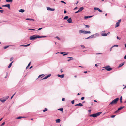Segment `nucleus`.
<instances>
[{
    "label": "nucleus",
    "mask_w": 126,
    "mask_h": 126,
    "mask_svg": "<svg viewBox=\"0 0 126 126\" xmlns=\"http://www.w3.org/2000/svg\"><path fill=\"white\" fill-rule=\"evenodd\" d=\"M46 36H40L39 35H34L30 37V39L31 40H34L37 38H44L46 37Z\"/></svg>",
    "instance_id": "nucleus-1"
},
{
    "label": "nucleus",
    "mask_w": 126,
    "mask_h": 126,
    "mask_svg": "<svg viewBox=\"0 0 126 126\" xmlns=\"http://www.w3.org/2000/svg\"><path fill=\"white\" fill-rule=\"evenodd\" d=\"M119 98H117L116 99H114L110 103L109 105H114L116 104L117 103V101L119 100Z\"/></svg>",
    "instance_id": "nucleus-2"
},
{
    "label": "nucleus",
    "mask_w": 126,
    "mask_h": 126,
    "mask_svg": "<svg viewBox=\"0 0 126 126\" xmlns=\"http://www.w3.org/2000/svg\"><path fill=\"white\" fill-rule=\"evenodd\" d=\"M101 112H99L95 114H94L90 115V117H95L99 115L101 113Z\"/></svg>",
    "instance_id": "nucleus-3"
},
{
    "label": "nucleus",
    "mask_w": 126,
    "mask_h": 126,
    "mask_svg": "<svg viewBox=\"0 0 126 126\" xmlns=\"http://www.w3.org/2000/svg\"><path fill=\"white\" fill-rule=\"evenodd\" d=\"M110 32H109L107 34L105 33V31H103L101 32V35L102 36H106L107 35L109 34Z\"/></svg>",
    "instance_id": "nucleus-4"
},
{
    "label": "nucleus",
    "mask_w": 126,
    "mask_h": 126,
    "mask_svg": "<svg viewBox=\"0 0 126 126\" xmlns=\"http://www.w3.org/2000/svg\"><path fill=\"white\" fill-rule=\"evenodd\" d=\"M104 68L107 70L110 71L112 70V68H110L109 66H107L104 67Z\"/></svg>",
    "instance_id": "nucleus-5"
},
{
    "label": "nucleus",
    "mask_w": 126,
    "mask_h": 126,
    "mask_svg": "<svg viewBox=\"0 0 126 126\" xmlns=\"http://www.w3.org/2000/svg\"><path fill=\"white\" fill-rule=\"evenodd\" d=\"M9 98V96H7L6 97V98L3 99L1 100L0 99V101H1L3 103L5 102L7 99Z\"/></svg>",
    "instance_id": "nucleus-6"
},
{
    "label": "nucleus",
    "mask_w": 126,
    "mask_h": 126,
    "mask_svg": "<svg viewBox=\"0 0 126 126\" xmlns=\"http://www.w3.org/2000/svg\"><path fill=\"white\" fill-rule=\"evenodd\" d=\"M2 7H7L9 9H10V6L9 4H6L2 6Z\"/></svg>",
    "instance_id": "nucleus-7"
},
{
    "label": "nucleus",
    "mask_w": 126,
    "mask_h": 126,
    "mask_svg": "<svg viewBox=\"0 0 126 126\" xmlns=\"http://www.w3.org/2000/svg\"><path fill=\"white\" fill-rule=\"evenodd\" d=\"M51 75V74H49L48 75H47V76L45 77L44 78H43L42 80H44V79H45L48 78L49 77H50V76Z\"/></svg>",
    "instance_id": "nucleus-8"
},
{
    "label": "nucleus",
    "mask_w": 126,
    "mask_h": 126,
    "mask_svg": "<svg viewBox=\"0 0 126 126\" xmlns=\"http://www.w3.org/2000/svg\"><path fill=\"white\" fill-rule=\"evenodd\" d=\"M124 106L120 107V108H119L118 109V110L117 111H116L115 112V113H117V112L118 111L122 109L123 108H124Z\"/></svg>",
    "instance_id": "nucleus-9"
},
{
    "label": "nucleus",
    "mask_w": 126,
    "mask_h": 126,
    "mask_svg": "<svg viewBox=\"0 0 126 126\" xmlns=\"http://www.w3.org/2000/svg\"><path fill=\"white\" fill-rule=\"evenodd\" d=\"M47 10H48L54 11L55 10L54 9H52L49 7H47Z\"/></svg>",
    "instance_id": "nucleus-10"
},
{
    "label": "nucleus",
    "mask_w": 126,
    "mask_h": 126,
    "mask_svg": "<svg viewBox=\"0 0 126 126\" xmlns=\"http://www.w3.org/2000/svg\"><path fill=\"white\" fill-rule=\"evenodd\" d=\"M94 10H98L99 12H102V11L100 10L99 8L97 7H95L94 8Z\"/></svg>",
    "instance_id": "nucleus-11"
},
{
    "label": "nucleus",
    "mask_w": 126,
    "mask_h": 126,
    "mask_svg": "<svg viewBox=\"0 0 126 126\" xmlns=\"http://www.w3.org/2000/svg\"><path fill=\"white\" fill-rule=\"evenodd\" d=\"M58 77H60L61 78H63L64 77V74H63L62 75H60L59 74H58Z\"/></svg>",
    "instance_id": "nucleus-12"
},
{
    "label": "nucleus",
    "mask_w": 126,
    "mask_h": 126,
    "mask_svg": "<svg viewBox=\"0 0 126 126\" xmlns=\"http://www.w3.org/2000/svg\"><path fill=\"white\" fill-rule=\"evenodd\" d=\"M91 33V32L90 31H84V34H90Z\"/></svg>",
    "instance_id": "nucleus-13"
},
{
    "label": "nucleus",
    "mask_w": 126,
    "mask_h": 126,
    "mask_svg": "<svg viewBox=\"0 0 126 126\" xmlns=\"http://www.w3.org/2000/svg\"><path fill=\"white\" fill-rule=\"evenodd\" d=\"M67 21L69 23H71L72 22V20L71 18H70L67 20Z\"/></svg>",
    "instance_id": "nucleus-14"
},
{
    "label": "nucleus",
    "mask_w": 126,
    "mask_h": 126,
    "mask_svg": "<svg viewBox=\"0 0 126 126\" xmlns=\"http://www.w3.org/2000/svg\"><path fill=\"white\" fill-rule=\"evenodd\" d=\"M83 106V105L81 103H79L78 104H76L75 105V106Z\"/></svg>",
    "instance_id": "nucleus-15"
},
{
    "label": "nucleus",
    "mask_w": 126,
    "mask_h": 126,
    "mask_svg": "<svg viewBox=\"0 0 126 126\" xmlns=\"http://www.w3.org/2000/svg\"><path fill=\"white\" fill-rule=\"evenodd\" d=\"M84 8H83V7H81L79 8V9L78 10L79 11V12H80L82 11V10Z\"/></svg>",
    "instance_id": "nucleus-16"
},
{
    "label": "nucleus",
    "mask_w": 126,
    "mask_h": 126,
    "mask_svg": "<svg viewBox=\"0 0 126 126\" xmlns=\"http://www.w3.org/2000/svg\"><path fill=\"white\" fill-rule=\"evenodd\" d=\"M84 31L82 30H81L79 31V32L80 33H84Z\"/></svg>",
    "instance_id": "nucleus-17"
},
{
    "label": "nucleus",
    "mask_w": 126,
    "mask_h": 126,
    "mask_svg": "<svg viewBox=\"0 0 126 126\" xmlns=\"http://www.w3.org/2000/svg\"><path fill=\"white\" fill-rule=\"evenodd\" d=\"M92 17V16H85L84 17V19H86L88 18H89L91 17Z\"/></svg>",
    "instance_id": "nucleus-18"
},
{
    "label": "nucleus",
    "mask_w": 126,
    "mask_h": 126,
    "mask_svg": "<svg viewBox=\"0 0 126 126\" xmlns=\"http://www.w3.org/2000/svg\"><path fill=\"white\" fill-rule=\"evenodd\" d=\"M19 11L20 12L23 13V12H24L25 11V10L24 9H20V10H19Z\"/></svg>",
    "instance_id": "nucleus-19"
},
{
    "label": "nucleus",
    "mask_w": 126,
    "mask_h": 126,
    "mask_svg": "<svg viewBox=\"0 0 126 126\" xmlns=\"http://www.w3.org/2000/svg\"><path fill=\"white\" fill-rule=\"evenodd\" d=\"M60 119H58L56 120V123H60Z\"/></svg>",
    "instance_id": "nucleus-20"
},
{
    "label": "nucleus",
    "mask_w": 126,
    "mask_h": 126,
    "mask_svg": "<svg viewBox=\"0 0 126 126\" xmlns=\"http://www.w3.org/2000/svg\"><path fill=\"white\" fill-rule=\"evenodd\" d=\"M120 23H119L117 22L116 23V25H115V27H118L119 26Z\"/></svg>",
    "instance_id": "nucleus-21"
},
{
    "label": "nucleus",
    "mask_w": 126,
    "mask_h": 126,
    "mask_svg": "<svg viewBox=\"0 0 126 126\" xmlns=\"http://www.w3.org/2000/svg\"><path fill=\"white\" fill-rule=\"evenodd\" d=\"M124 63L123 62L122 63L120 64L119 66V67H121L123 65H124Z\"/></svg>",
    "instance_id": "nucleus-22"
},
{
    "label": "nucleus",
    "mask_w": 126,
    "mask_h": 126,
    "mask_svg": "<svg viewBox=\"0 0 126 126\" xmlns=\"http://www.w3.org/2000/svg\"><path fill=\"white\" fill-rule=\"evenodd\" d=\"M13 61H12L11 63L8 66V68H10L11 67L12 64L13 63Z\"/></svg>",
    "instance_id": "nucleus-23"
},
{
    "label": "nucleus",
    "mask_w": 126,
    "mask_h": 126,
    "mask_svg": "<svg viewBox=\"0 0 126 126\" xmlns=\"http://www.w3.org/2000/svg\"><path fill=\"white\" fill-rule=\"evenodd\" d=\"M6 1L7 2H12L13 1V0H6Z\"/></svg>",
    "instance_id": "nucleus-24"
},
{
    "label": "nucleus",
    "mask_w": 126,
    "mask_h": 126,
    "mask_svg": "<svg viewBox=\"0 0 126 126\" xmlns=\"http://www.w3.org/2000/svg\"><path fill=\"white\" fill-rule=\"evenodd\" d=\"M31 62H30L29 63V64H28L27 66L26 67V69H27L28 68V67H29V66H30V64H31Z\"/></svg>",
    "instance_id": "nucleus-25"
},
{
    "label": "nucleus",
    "mask_w": 126,
    "mask_h": 126,
    "mask_svg": "<svg viewBox=\"0 0 126 126\" xmlns=\"http://www.w3.org/2000/svg\"><path fill=\"white\" fill-rule=\"evenodd\" d=\"M26 19V20H32L33 21H34V20L33 19H31L30 18H27Z\"/></svg>",
    "instance_id": "nucleus-26"
},
{
    "label": "nucleus",
    "mask_w": 126,
    "mask_h": 126,
    "mask_svg": "<svg viewBox=\"0 0 126 126\" xmlns=\"http://www.w3.org/2000/svg\"><path fill=\"white\" fill-rule=\"evenodd\" d=\"M58 110H59L60 111H62L63 112V108H61L60 109H58Z\"/></svg>",
    "instance_id": "nucleus-27"
},
{
    "label": "nucleus",
    "mask_w": 126,
    "mask_h": 126,
    "mask_svg": "<svg viewBox=\"0 0 126 126\" xmlns=\"http://www.w3.org/2000/svg\"><path fill=\"white\" fill-rule=\"evenodd\" d=\"M25 117H24L20 116V117H18V118H17V119H21L22 118H25Z\"/></svg>",
    "instance_id": "nucleus-28"
},
{
    "label": "nucleus",
    "mask_w": 126,
    "mask_h": 126,
    "mask_svg": "<svg viewBox=\"0 0 126 126\" xmlns=\"http://www.w3.org/2000/svg\"><path fill=\"white\" fill-rule=\"evenodd\" d=\"M47 108H45V109L43 110V111L44 112H45L46 111H47Z\"/></svg>",
    "instance_id": "nucleus-29"
},
{
    "label": "nucleus",
    "mask_w": 126,
    "mask_h": 126,
    "mask_svg": "<svg viewBox=\"0 0 126 126\" xmlns=\"http://www.w3.org/2000/svg\"><path fill=\"white\" fill-rule=\"evenodd\" d=\"M9 46H5L4 47V48L5 49H6Z\"/></svg>",
    "instance_id": "nucleus-30"
},
{
    "label": "nucleus",
    "mask_w": 126,
    "mask_h": 126,
    "mask_svg": "<svg viewBox=\"0 0 126 126\" xmlns=\"http://www.w3.org/2000/svg\"><path fill=\"white\" fill-rule=\"evenodd\" d=\"M68 16H66L64 18V19H68Z\"/></svg>",
    "instance_id": "nucleus-31"
},
{
    "label": "nucleus",
    "mask_w": 126,
    "mask_h": 126,
    "mask_svg": "<svg viewBox=\"0 0 126 126\" xmlns=\"http://www.w3.org/2000/svg\"><path fill=\"white\" fill-rule=\"evenodd\" d=\"M120 102L121 103H122V96H121L120 99Z\"/></svg>",
    "instance_id": "nucleus-32"
},
{
    "label": "nucleus",
    "mask_w": 126,
    "mask_h": 126,
    "mask_svg": "<svg viewBox=\"0 0 126 126\" xmlns=\"http://www.w3.org/2000/svg\"><path fill=\"white\" fill-rule=\"evenodd\" d=\"M14 59V58L13 57L11 58L10 59V61H11L12 60Z\"/></svg>",
    "instance_id": "nucleus-33"
},
{
    "label": "nucleus",
    "mask_w": 126,
    "mask_h": 126,
    "mask_svg": "<svg viewBox=\"0 0 126 126\" xmlns=\"http://www.w3.org/2000/svg\"><path fill=\"white\" fill-rule=\"evenodd\" d=\"M81 47L83 48H84L85 47V46L83 45H81Z\"/></svg>",
    "instance_id": "nucleus-34"
},
{
    "label": "nucleus",
    "mask_w": 126,
    "mask_h": 126,
    "mask_svg": "<svg viewBox=\"0 0 126 126\" xmlns=\"http://www.w3.org/2000/svg\"><path fill=\"white\" fill-rule=\"evenodd\" d=\"M86 28H89V27L90 26L89 25H85Z\"/></svg>",
    "instance_id": "nucleus-35"
},
{
    "label": "nucleus",
    "mask_w": 126,
    "mask_h": 126,
    "mask_svg": "<svg viewBox=\"0 0 126 126\" xmlns=\"http://www.w3.org/2000/svg\"><path fill=\"white\" fill-rule=\"evenodd\" d=\"M74 102V100H72L71 101V103L72 104H73Z\"/></svg>",
    "instance_id": "nucleus-36"
},
{
    "label": "nucleus",
    "mask_w": 126,
    "mask_h": 126,
    "mask_svg": "<svg viewBox=\"0 0 126 126\" xmlns=\"http://www.w3.org/2000/svg\"><path fill=\"white\" fill-rule=\"evenodd\" d=\"M4 12V10H0V12L1 13H3Z\"/></svg>",
    "instance_id": "nucleus-37"
},
{
    "label": "nucleus",
    "mask_w": 126,
    "mask_h": 126,
    "mask_svg": "<svg viewBox=\"0 0 126 126\" xmlns=\"http://www.w3.org/2000/svg\"><path fill=\"white\" fill-rule=\"evenodd\" d=\"M5 124V122H3V123H2L1 125L0 126H3Z\"/></svg>",
    "instance_id": "nucleus-38"
},
{
    "label": "nucleus",
    "mask_w": 126,
    "mask_h": 126,
    "mask_svg": "<svg viewBox=\"0 0 126 126\" xmlns=\"http://www.w3.org/2000/svg\"><path fill=\"white\" fill-rule=\"evenodd\" d=\"M61 2L62 3H64V4H66V3L64 1H61Z\"/></svg>",
    "instance_id": "nucleus-39"
},
{
    "label": "nucleus",
    "mask_w": 126,
    "mask_h": 126,
    "mask_svg": "<svg viewBox=\"0 0 126 126\" xmlns=\"http://www.w3.org/2000/svg\"><path fill=\"white\" fill-rule=\"evenodd\" d=\"M56 38H57L58 40H60V38L59 37H58V36H56Z\"/></svg>",
    "instance_id": "nucleus-40"
},
{
    "label": "nucleus",
    "mask_w": 126,
    "mask_h": 126,
    "mask_svg": "<svg viewBox=\"0 0 126 126\" xmlns=\"http://www.w3.org/2000/svg\"><path fill=\"white\" fill-rule=\"evenodd\" d=\"M117 37L118 39L119 40H120L121 39V38L120 37H118L117 36Z\"/></svg>",
    "instance_id": "nucleus-41"
},
{
    "label": "nucleus",
    "mask_w": 126,
    "mask_h": 126,
    "mask_svg": "<svg viewBox=\"0 0 126 126\" xmlns=\"http://www.w3.org/2000/svg\"><path fill=\"white\" fill-rule=\"evenodd\" d=\"M43 74H42V75H40L39 76H38V78H39L40 77H41V76H43Z\"/></svg>",
    "instance_id": "nucleus-42"
},
{
    "label": "nucleus",
    "mask_w": 126,
    "mask_h": 126,
    "mask_svg": "<svg viewBox=\"0 0 126 126\" xmlns=\"http://www.w3.org/2000/svg\"><path fill=\"white\" fill-rule=\"evenodd\" d=\"M15 94V93L14 94H13V95H12V96L11 97V99H12V98H13V97L14 96Z\"/></svg>",
    "instance_id": "nucleus-43"
},
{
    "label": "nucleus",
    "mask_w": 126,
    "mask_h": 126,
    "mask_svg": "<svg viewBox=\"0 0 126 126\" xmlns=\"http://www.w3.org/2000/svg\"><path fill=\"white\" fill-rule=\"evenodd\" d=\"M29 30H35V29H29Z\"/></svg>",
    "instance_id": "nucleus-44"
},
{
    "label": "nucleus",
    "mask_w": 126,
    "mask_h": 126,
    "mask_svg": "<svg viewBox=\"0 0 126 126\" xmlns=\"http://www.w3.org/2000/svg\"><path fill=\"white\" fill-rule=\"evenodd\" d=\"M84 97H82L81 98V99L82 100H83L84 99Z\"/></svg>",
    "instance_id": "nucleus-45"
},
{
    "label": "nucleus",
    "mask_w": 126,
    "mask_h": 126,
    "mask_svg": "<svg viewBox=\"0 0 126 126\" xmlns=\"http://www.w3.org/2000/svg\"><path fill=\"white\" fill-rule=\"evenodd\" d=\"M68 58H69L70 59H71L72 60L73 59V57H68Z\"/></svg>",
    "instance_id": "nucleus-46"
},
{
    "label": "nucleus",
    "mask_w": 126,
    "mask_h": 126,
    "mask_svg": "<svg viewBox=\"0 0 126 126\" xmlns=\"http://www.w3.org/2000/svg\"><path fill=\"white\" fill-rule=\"evenodd\" d=\"M115 116V115H112L111 116V118H114V117Z\"/></svg>",
    "instance_id": "nucleus-47"
},
{
    "label": "nucleus",
    "mask_w": 126,
    "mask_h": 126,
    "mask_svg": "<svg viewBox=\"0 0 126 126\" xmlns=\"http://www.w3.org/2000/svg\"><path fill=\"white\" fill-rule=\"evenodd\" d=\"M65 100V99L64 98H63L62 99V100L63 101H64Z\"/></svg>",
    "instance_id": "nucleus-48"
},
{
    "label": "nucleus",
    "mask_w": 126,
    "mask_h": 126,
    "mask_svg": "<svg viewBox=\"0 0 126 126\" xmlns=\"http://www.w3.org/2000/svg\"><path fill=\"white\" fill-rule=\"evenodd\" d=\"M42 29V28H39L38 30H37L38 31V30H40L41 29Z\"/></svg>",
    "instance_id": "nucleus-49"
},
{
    "label": "nucleus",
    "mask_w": 126,
    "mask_h": 126,
    "mask_svg": "<svg viewBox=\"0 0 126 126\" xmlns=\"http://www.w3.org/2000/svg\"><path fill=\"white\" fill-rule=\"evenodd\" d=\"M121 19H120L119 20V21H118V22H118V23H120V22H121Z\"/></svg>",
    "instance_id": "nucleus-50"
},
{
    "label": "nucleus",
    "mask_w": 126,
    "mask_h": 126,
    "mask_svg": "<svg viewBox=\"0 0 126 126\" xmlns=\"http://www.w3.org/2000/svg\"><path fill=\"white\" fill-rule=\"evenodd\" d=\"M68 54V53H64V54H63V56H65V55H67V54Z\"/></svg>",
    "instance_id": "nucleus-51"
},
{
    "label": "nucleus",
    "mask_w": 126,
    "mask_h": 126,
    "mask_svg": "<svg viewBox=\"0 0 126 126\" xmlns=\"http://www.w3.org/2000/svg\"><path fill=\"white\" fill-rule=\"evenodd\" d=\"M30 45V44H27V45H26V47Z\"/></svg>",
    "instance_id": "nucleus-52"
},
{
    "label": "nucleus",
    "mask_w": 126,
    "mask_h": 126,
    "mask_svg": "<svg viewBox=\"0 0 126 126\" xmlns=\"http://www.w3.org/2000/svg\"><path fill=\"white\" fill-rule=\"evenodd\" d=\"M113 47V46H112L110 49V51H111V50H112V48Z\"/></svg>",
    "instance_id": "nucleus-53"
},
{
    "label": "nucleus",
    "mask_w": 126,
    "mask_h": 126,
    "mask_svg": "<svg viewBox=\"0 0 126 126\" xmlns=\"http://www.w3.org/2000/svg\"><path fill=\"white\" fill-rule=\"evenodd\" d=\"M21 46H23L26 47V45H21Z\"/></svg>",
    "instance_id": "nucleus-54"
},
{
    "label": "nucleus",
    "mask_w": 126,
    "mask_h": 126,
    "mask_svg": "<svg viewBox=\"0 0 126 126\" xmlns=\"http://www.w3.org/2000/svg\"><path fill=\"white\" fill-rule=\"evenodd\" d=\"M65 53V52H61L60 53L62 54H63V53Z\"/></svg>",
    "instance_id": "nucleus-55"
},
{
    "label": "nucleus",
    "mask_w": 126,
    "mask_h": 126,
    "mask_svg": "<svg viewBox=\"0 0 126 126\" xmlns=\"http://www.w3.org/2000/svg\"><path fill=\"white\" fill-rule=\"evenodd\" d=\"M79 12V10L75 12L76 13H77Z\"/></svg>",
    "instance_id": "nucleus-56"
},
{
    "label": "nucleus",
    "mask_w": 126,
    "mask_h": 126,
    "mask_svg": "<svg viewBox=\"0 0 126 126\" xmlns=\"http://www.w3.org/2000/svg\"><path fill=\"white\" fill-rule=\"evenodd\" d=\"M113 46V47L114 46L118 47V45H114Z\"/></svg>",
    "instance_id": "nucleus-57"
},
{
    "label": "nucleus",
    "mask_w": 126,
    "mask_h": 126,
    "mask_svg": "<svg viewBox=\"0 0 126 126\" xmlns=\"http://www.w3.org/2000/svg\"><path fill=\"white\" fill-rule=\"evenodd\" d=\"M124 58L125 59H126V55H125V56H124Z\"/></svg>",
    "instance_id": "nucleus-58"
},
{
    "label": "nucleus",
    "mask_w": 126,
    "mask_h": 126,
    "mask_svg": "<svg viewBox=\"0 0 126 126\" xmlns=\"http://www.w3.org/2000/svg\"><path fill=\"white\" fill-rule=\"evenodd\" d=\"M64 12L65 14L66 13V11L65 10Z\"/></svg>",
    "instance_id": "nucleus-59"
},
{
    "label": "nucleus",
    "mask_w": 126,
    "mask_h": 126,
    "mask_svg": "<svg viewBox=\"0 0 126 126\" xmlns=\"http://www.w3.org/2000/svg\"><path fill=\"white\" fill-rule=\"evenodd\" d=\"M61 73H62L63 72V71H62V69H61Z\"/></svg>",
    "instance_id": "nucleus-60"
},
{
    "label": "nucleus",
    "mask_w": 126,
    "mask_h": 126,
    "mask_svg": "<svg viewBox=\"0 0 126 126\" xmlns=\"http://www.w3.org/2000/svg\"><path fill=\"white\" fill-rule=\"evenodd\" d=\"M125 88H126V85L123 88V89H124Z\"/></svg>",
    "instance_id": "nucleus-61"
},
{
    "label": "nucleus",
    "mask_w": 126,
    "mask_h": 126,
    "mask_svg": "<svg viewBox=\"0 0 126 126\" xmlns=\"http://www.w3.org/2000/svg\"><path fill=\"white\" fill-rule=\"evenodd\" d=\"M87 71H84V73H87Z\"/></svg>",
    "instance_id": "nucleus-62"
},
{
    "label": "nucleus",
    "mask_w": 126,
    "mask_h": 126,
    "mask_svg": "<svg viewBox=\"0 0 126 126\" xmlns=\"http://www.w3.org/2000/svg\"><path fill=\"white\" fill-rule=\"evenodd\" d=\"M3 119V118H1L0 119V121Z\"/></svg>",
    "instance_id": "nucleus-63"
},
{
    "label": "nucleus",
    "mask_w": 126,
    "mask_h": 126,
    "mask_svg": "<svg viewBox=\"0 0 126 126\" xmlns=\"http://www.w3.org/2000/svg\"><path fill=\"white\" fill-rule=\"evenodd\" d=\"M125 47H126V44H125Z\"/></svg>",
    "instance_id": "nucleus-64"
}]
</instances>
